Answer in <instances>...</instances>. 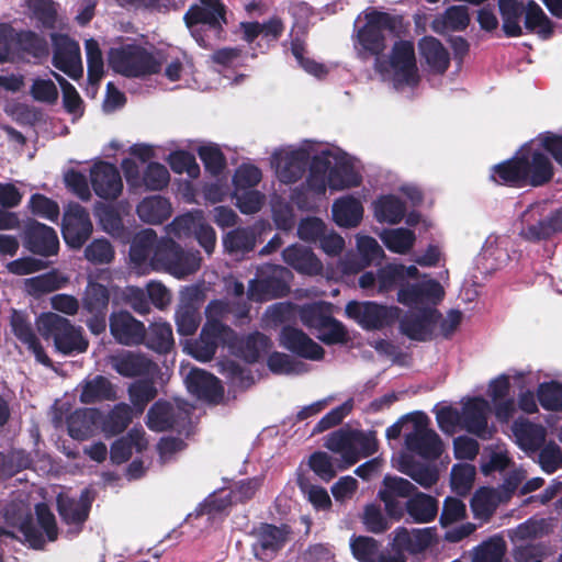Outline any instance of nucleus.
<instances>
[{"label":"nucleus","instance_id":"nucleus-32","mask_svg":"<svg viewBox=\"0 0 562 562\" xmlns=\"http://www.w3.org/2000/svg\"><path fill=\"white\" fill-rule=\"evenodd\" d=\"M353 557L359 562H405V557L395 550L381 549L373 538L357 537L350 542Z\"/></svg>","mask_w":562,"mask_h":562},{"label":"nucleus","instance_id":"nucleus-5","mask_svg":"<svg viewBox=\"0 0 562 562\" xmlns=\"http://www.w3.org/2000/svg\"><path fill=\"white\" fill-rule=\"evenodd\" d=\"M37 522L30 521V508L23 503L10 504L4 512L5 521L18 527L25 541L34 549H42L46 542L57 539L58 528L56 519L47 505L37 504L35 507Z\"/></svg>","mask_w":562,"mask_h":562},{"label":"nucleus","instance_id":"nucleus-42","mask_svg":"<svg viewBox=\"0 0 562 562\" xmlns=\"http://www.w3.org/2000/svg\"><path fill=\"white\" fill-rule=\"evenodd\" d=\"M373 216L378 223L395 225L406 214V204L395 194H382L372 202Z\"/></svg>","mask_w":562,"mask_h":562},{"label":"nucleus","instance_id":"nucleus-15","mask_svg":"<svg viewBox=\"0 0 562 562\" xmlns=\"http://www.w3.org/2000/svg\"><path fill=\"white\" fill-rule=\"evenodd\" d=\"M300 318L308 328L318 330V338L326 344H335L345 338L342 325L330 316L329 304L316 302L300 308Z\"/></svg>","mask_w":562,"mask_h":562},{"label":"nucleus","instance_id":"nucleus-8","mask_svg":"<svg viewBox=\"0 0 562 562\" xmlns=\"http://www.w3.org/2000/svg\"><path fill=\"white\" fill-rule=\"evenodd\" d=\"M36 325L38 333L44 338H53L56 350L65 356L81 353L88 348L82 329L58 314L44 313L38 316Z\"/></svg>","mask_w":562,"mask_h":562},{"label":"nucleus","instance_id":"nucleus-54","mask_svg":"<svg viewBox=\"0 0 562 562\" xmlns=\"http://www.w3.org/2000/svg\"><path fill=\"white\" fill-rule=\"evenodd\" d=\"M405 508L415 522L425 524L436 517L438 503L430 495L416 492V494L407 499Z\"/></svg>","mask_w":562,"mask_h":562},{"label":"nucleus","instance_id":"nucleus-10","mask_svg":"<svg viewBox=\"0 0 562 562\" xmlns=\"http://www.w3.org/2000/svg\"><path fill=\"white\" fill-rule=\"evenodd\" d=\"M109 65L115 72L125 77H145L158 72L161 68L153 54L137 45L112 48L109 53Z\"/></svg>","mask_w":562,"mask_h":562},{"label":"nucleus","instance_id":"nucleus-63","mask_svg":"<svg viewBox=\"0 0 562 562\" xmlns=\"http://www.w3.org/2000/svg\"><path fill=\"white\" fill-rule=\"evenodd\" d=\"M85 49L88 66V80L91 86L94 87L101 81L104 75L103 55L99 43L93 38H89L85 42Z\"/></svg>","mask_w":562,"mask_h":562},{"label":"nucleus","instance_id":"nucleus-52","mask_svg":"<svg viewBox=\"0 0 562 562\" xmlns=\"http://www.w3.org/2000/svg\"><path fill=\"white\" fill-rule=\"evenodd\" d=\"M68 282V277L54 270L41 276L26 279L24 281V288L30 295L34 297H40L44 294L64 288Z\"/></svg>","mask_w":562,"mask_h":562},{"label":"nucleus","instance_id":"nucleus-16","mask_svg":"<svg viewBox=\"0 0 562 562\" xmlns=\"http://www.w3.org/2000/svg\"><path fill=\"white\" fill-rule=\"evenodd\" d=\"M290 271L281 266L269 265L259 270L258 278L249 282L248 299L262 302L283 296L288 290Z\"/></svg>","mask_w":562,"mask_h":562},{"label":"nucleus","instance_id":"nucleus-22","mask_svg":"<svg viewBox=\"0 0 562 562\" xmlns=\"http://www.w3.org/2000/svg\"><path fill=\"white\" fill-rule=\"evenodd\" d=\"M183 19L191 34L200 42L195 34L198 25L221 30L226 23L225 5L221 0H199V3L189 8Z\"/></svg>","mask_w":562,"mask_h":562},{"label":"nucleus","instance_id":"nucleus-46","mask_svg":"<svg viewBox=\"0 0 562 562\" xmlns=\"http://www.w3.org/2000/svg\"><path fill=\"white\" fill-rule=\"evenodd\" d=\"M512 429L517 443L525 451L538 450L546 440V429L525 418L515 420Z\"/></svg>","mask_w":562,"mask_h":562},{"label":"nucleus","instance_id":"nucleus-12","mask_svg":"<svg viewBox=\"0 0 562 562\" xmlns=\"http://www.w3.org/2000/svg\"><path fill=\"white\" fill-rule=\"evenodd\" d=\"M562 231V211L546 213L544 203L530 205L521 214L520 236L529 241L549 238Z\"/></svg>","mask_w":562,"mask_h":562},{"label":"nucleus","instance_id":"nucleus-17","mask_svg":"<svg viewBox=\"0 0 562 562\" xmlns=\"http://www.w3.org/2000/svg\"><path fill=\"white\" fill-rule=\"evenodd\" d=\"M291 529L286 525L260 524L251 531V549L256 559L270 561L289 542Z\"/></svg>","mask_w":562,"mask_h":562},{"label":"nucleus","instance_id":"nucleus-38","mask_svg":"<svg viewBox=\"0 0 562 562\" xmlns=\"http://www.w3.org/2000/svg\"><path fill=\"white\" fill-rule=\"evenodd\" d=\"M362 202L353 195H344L331 205L334 222L344 228L357 227L363 218Z\"/></svg>","mask_w":562,"mask_h":562},{"label":"nucleus","instance_id":"nucleus-9","mask_svg":"<svg viewBox=\"0 0 562 562\" xmlns=\"http://www.w3.org/2000/svg\"><path fill=\"white\" fill-rule=\"evenodd\" d=\"M419 270L416 266L402 263H387L374 271H367L360 276L358 284L369 296H386L395 289L403 286L406 279H417Z\"/></svg>","mask_w":562,"mask_h":562},{"label":"nucleus","instance_id":"nucleus-4","mask_svg":"<svg viewBox=\"0 0 562 562\" xmlns=\"http://www.w3.org/2000/svg\"><path fill=\"white\" fill-rule=\"evenodd\" d=\"M553 176V164L535 138L524 144L513 158L495 165L491 170L493 181L516 188L542 187Z\"/></svg>","mask_w":562,"mask_h":562},{"label":"nucleus","instance_id":"nucleus-24","mask_svg":"<svg viewBox=\"0 0 562 562\" xmlns=\"http://www.w3.org/2000/svg\"><path fill=\"white\" fill-rule=\"evenodd\" d=\"M89 213L80 204H69L63 220V237L66 244L75 249L80 248L92 233Z\"/></svg>","mask_w":562,"mask_h":562},{"label":"nucleus","instance_id":"nucleus-33","mask_svg":"<svg viewBox=\"0 0 562 562\" xmlns=\"http://www.w3.org/2000/svg\"><path fill=\"white\" fill-rule=\"evenodd\" d=\"M25 246L34 254L47 257L57 254L59 240L54 228L33 222L25 232Z\"/></svg>","mask_w":562,"mask_h":562},{"label":"nucleus","instance_id":"nucleus-40","mask_svg":"<svg viewBox=\"0 0 562 562\" xmlns=\"http://www.w3.org/2000/svg\"><path fill=\"white\" fill-rule=\"evenodd\" d=\"M102 419L101 413L95 408L75 411L67 419L68 432L77 440H85L95 434Z\"/></svg>","mask_w":562,"mask_h":562},{"label":"nucleus","instance_id":"nucleus-6","mask_svg":"<svg viewBox=\"0 0 562 562\" xmlns=\"http://www.w3.org/2000/svg\"><path fill=\"white\" fill-rule=\"evenodd\" d=\"M321 142L304 139L296 145L281 146L273 150L270 165L278 180L285 184L302 179L306 170L319 158Z\"/></svg>","mask_w":562,"mask_h":562},{"label":"nucleus","instance_id":"nucleus-23","mask_svg":"<svg viewBox=\"0 0 562 562\" xmlns=\"http://www.w3.org/2000/svg\"><path fill=\"white\" fill-rule=\"evenodd\" d=\"M92 498L88 490H83L79 496H72L61 492L57 496L58 513L64 522L69 527V532L76 535L87 520Z\"/></svg>","mask_w":562,"mask_h":562},{"label":"nucleus","instance_id":"nucleus-50","mask_svg":"<svg viewBox=\"0 0 562 562\" xmlns=\"http://www.w3.org/2000/svg\"><path fill=\"white\" fill-rule=\"evenodd\" d=\"M234 313L237 317H246L248 314V306L244 302L243 305L236 306L234 308L231 304L224 300H214L209 303L205 308L206 323L213 324L218 327V330L224 333V335H234V331L226 325L222 323V319L228 314Z\"/></svg>","mask_w":562,"mask_h":562},{"label":"nucleus","instance_id":"nucleus-57","mask_svg":"<svg viewBox=\"0 0 562 562\" xmlns=\"http://www.w3.org/2000/svg\"><path fill=\"white\" fill-rule=\"evenodd\" d=\"M173 263L167 266L168 273L177 279L186 278L194 273L201 266V257L199 251H186L179 245L176 252L173 251Z\"/></svg>","mask_w":562,"mask_h":562},{"label":"nucleus","instance_id":"nucleus-1","mask_svg":"<svg viewBox=\"0 0 562 562\" xmlns=\"http://www.w3.org/2000/svg\"><path fill=\"white\" fill-rule=\"evenodd\" d=\"M392 19L387 13L370 11L358 16L355 22L353 48L357 56L368 59L376 56L375 69L384 80L390 81L397 91L414 89L420 80L415 49L412 42L400 41L394 44L389 60L379 55L386 47L385 33L391 30Z\"/></svg>","mask_w":562,"mask_h":562},{"label":"nucleus","instance_id":"nucleus-26","mask_svg":"<svg viewBox=\"0 0 562 562\" xmlns=\"http://www.w3.org/2000/svg\"><path fill=\"white\" fill-rule=\"evenodd\" d=\"M491 413V405L483 397L469 398L462 406L460 424L463 429L475 435L482 440L492 437V428L487 418Z\"/></svg>","mask_w":562,"mask_h":562},{"label":"nucleus","instance_id":"nucleus-64","mask_svg":"<svg viewBox=\"0 0 562 562\" xmlns=\"http://www.w3.org/2000/svg\"><path fill=\"white\" fill-rule=\"evenodd\" d=\"M537 400L546 411L562 412V383L551 381L538 385Z\"/></svg>","mask_w":562,"mask_h":562},{"label":"nucleus","instance_id":"nucleus-37","mask_svg":"<svg viewBox=\"0 0 562 562\" xmlns=\"http://www.w3.org/2000/svg\"><path fill=\"white\" fill-rule=\"evenodd\" d=\"M529 0H498L497 7L502 18V30L508 37H518L522 35L521 21L525 20V13Z\"/></svg>","mask_w":562,"mask_h":562},{"label":"nucleus","instance_id":"nucleus-47","mask_svg":"<svg viewBox=\"0 0 562 562\" xmlns=\"http://www.w3.org/2000/svg\"><path fill=\"white\" fill-rule=\"evenodd\" d=\"M222 243L228 255L240 258L255 248L256 234L250 227H237L225 233Z\"/></svg>","mask_w":562,"mask_h":562},{"label":"nucleus","instance_id":"nucleus-53","mask_svg":"<svg viewBox=\"0 0 562 562\" xmlns=\"http://www.w3.org/2000/svg\"><path fill=\"white\" fill-rule=\"evenodd\" d=\"M379 236L390 251L398 255L409 254L416 243L414 231L405 227L385 228Z\"/></svg>","mask_w":562,"mask_h":562},{"label":"nucleus","instance_id":"nucleus-59","mask_svg":"<svg viewBox=\"0 0 562 562\" xmlns=\"http://www.w3.org/2000/svg\"><path fill=\"white\" fill-rule=\"evenodd\" d=\"M524 26L538 34L542 38H548L553 32L552 23L546 15L541 7L533 0H529L525 13Z\"/></svg>","mask_w":562,"mask_h":562},{"label":"nucleus","instance_id":"nucleus-18","mask_svg":"<svg viewBox=\"0 0 562 562\" xmlns=\"http://www.w3.org/2000/svg\"><path fill=\"white\" fill-rule=\"evenodd\" d=\"M12 42L15 43L19 50L32 57L42 58L48 55V46L44 37L32 31H21L14 34L10 24L0 23V63L9 59Z\"/></svg>","mask_w":562,"mask_h":562},{"label":"nucleus","instance_id":"nucleus-62","mask_svg":"<svg viewBox=\"0 0 562 562\" xmlns=\"http://www.w3.org/2000/svg\"><path fill=\"white\" fill-rule=\"evenodd\" d=\"M510 460L507 450L501 445L486 447L481 456L480 469L484 475L495 471H503L509 467Z\"/></svg>","mask_w":562,"mask_h":562},{"label":"nucleus","instance_id":"nucleus-60","mask_svg":"<svg viewBox=\"0 0 562 562\" xmlns=\"http://www.w3.org/2000/svg\"><path fill=\"white\" fill-rule=\"evenodd\" d=\"M397 470L409 476L424 488L431 487L438 481V474L436 470L427 465L413 463L406 457H401L398 460Z\"/></svg>","mask_w":562,"mask_h":562},{"label":"nucleus","instance_id":"nucleus-56","mask_svg":"<svg viewBox=\"0 0 562 562\" xmlns=\"http://www.w3.org/2000/svg\"><path fill=\"white\" fill-rule=\"evenodd\" d=\"M502 502L499 491L491 487H481L471 499V508L475 518L487 520Z\"/></svg>","mask_w":562,"mask_h":562},{"label":"nucleus","instance_id":"nucleus-20","mask_svg":"<svg viewBox=\"0 0 562 562\" xmlns=\"http://www.w3.org/2000/svg\"><path fill=\"white\" fill-rule=\"evenodd\" d=\"M53 65L70 78L77 80L83 75L80 46L78 42L64 34L53 33Z\"/></svg>","mask_w":562,"mask_h":562},{"label":"nucleus","instance_id":"nucleus-61","mask_svg":"<svg viewBox=\"0 0 562 562\" xmlns=\"http://www.w3.org/2000/svg\"><path fill=\"white\" fill-rule=\"evenodd\" d=\"M244 38L251 43L255 38L260 37L267 42L277 40L282 32V23L279 19H271L267 23L258 22L241 23Z\"/></svg>","mask_w":562,"mask_h":562},{"label":"nucleus","instance_id":"nucleus-45","mask_svg":"<svg viewBox=\"0 0 562 562\" xmlns=\"http://www.w3.org/2000/svg\"><path fill=\"white\" fill-rule=\"evenodd\" d=\"M139 220L144 223L157 225L170 217L171 203L160 195L144 198L136 207Z\"/></svg>","mask_w":562,"mask_h":562},{"label":"nucleus","instance_id":"nucleus-48","mask_svg":"<svg viewBox=\"0 0 562 562\" xmlns=\"http://www.w3.org/2000/svg\"><path fill=\"white\" fill-rule=\"evenodd\" d=\"M143 344L158 353H167L175 345L171 325L161 318L150 323Z\"/></svg>","mask_w":562,"mask_h":562},{"label":"nucleus","instance_id":"nucleus-28","mask_svg":"<svg viewBox=\"0 0 562 562\" xmlns=\"http://www.w3.org/2000/svg\"><path fill=\"white\" fill-rule=\"evenodd\" d=\"M94 193L104 200H115L122 193L123 181L119 169L109 162L99 161L90 170Z\"/></svg>","mask_w":562,"mask_h":562},{"label":"nucleus","instance_id":"nucleus-21","mask_svg":"<svg viewBox=\"0 0 562 562\" xmlns=\"http://www.w3.org/2000/svg\"><path fill=\"white\" fill-rule=\"evenodd\" d=\"M356 247L358 255L350 251L339 260V268L345 274L357 273L385 256L379 243L368 235L357 234Z\"/></svg>","mask_w":562,"mask_h":562},{"label":"nucleus","instance_id":"nucleus-43","mask_svg":"<svg viewBox=\"0 0 562 562\" xmlns=\"http://www.w3.org/2000/svg\"><path fill=\"white\" fill-rule=\"evenodd\" d=\"M228 348L237 357L243 358L247 362H254L270 348V340L260 333L250 334L241 339L237 338L234 334Z\"/></svg>","mask_w":562,"mask_h":562},{"label":"nucleus","instance_id":"nucleus-27","mask_svg":"<svg viewBox=\"0 0 562 562\" xmlns=\"http://www.w3.org/2000/svg\"><path fill=\"white\" fill-rule=\"evenodd\" d=\"M181 373L188 391L200 400L216 403L223 396V387L220 380L213 374L199 369L191 368L187 372L184 366L181 367Z\"/></svg>","mask_w":562,"mask_h":562},{"label":"nucleus","instance_id":"nucleus-19","mask_svg":"<svg viewBox=\"0 0 562 562\" xmlns=\"http://www.w3.org/2000/svg\"><path fill=\"white\" fill-rule=\"evenodd\" d=\"M121 168L127 184L133 188L144 187L149 191H160L170 181L167 167L160 162H149L140 173L137 164L131 158H125L121 162Z\"/></svg>","mask_w":562,"mask_h":562},{"label":"nucleus","instance_id":"nucleus-14","mask_svg":"<svg viewBox=\"0 0 562 562\" xmlns=\"http://www.w3.org/2000/svg\"><path fill=\"white\" fill-rule=\"evenodd\" d=\"M346 314L366 330H378L392 325L401 316L397 306L381 305L375 302L351 301L346 305Z\"/></svg>","mask_w":562,"mask_h":562},{"label":"nucleus","instance_id":"nucleus-34","mask_svg":"<svg viewBox=\"0 0 562 562\" xmlns=\"http://www.w3.org/2000/svg\"><path fill=\"white\" fill-rule=\"evenodd\" d=\"M280 341L284 348L305 359L317 361L324 357V349L297 328L284 327Z\"/></svg>","mask_w":562,"mask_h":562},{"label":"nucleus","instance_id":"nucleus-13","mask_svg":"<svg viewBox=\"0 0 562 562\" xmlns=\"http://www.w3.org/2000/svg\"><path fill=\"white\" fill-rule=\"evenodd\" d=\"M429 424L430 420L425 414H414L413 422L407 424L409 431L405 435V447L424 459L435 460L442 453V442Z\"/></svg>","mask_w":562,"mask_h":562},{"label":"nucleus","instance_id":"nucleus-3","mask_svg":"<svg viewBox=\"0 0 562 562\" xmlns=\"http://www.w3.org/2000/svg\"><path fill=\"white\" fill-rule=\"evenodd\" d=\"M319 158L310 167L305 188L315 196H325L327 189L342 191L362 182L360 161L341 148L321 143Z\"/></svg>","mask_w":562,"mask_h":562},{"label":"nucleus","instance_id":"nucleus-2","mask_svg":"<svg viewBox=\"0 0 562 562\" xmlns=\"http://www.w3.org/2000/svg\"><path fill=\"white\" fill-rule=\"evenodd\" d=\"M443 296L442 285L431 278L403 285L397 291L396 300L411 311L400 321L401 333L413 340L431 339L440 318L436 305Z\"/></svg>","mask_w":562,"mask_h":562},{"label":"nucleus","instance_id":"nucleus-49","mask_svg":"<svg viewBox=\"0 0 562 562\" xmlns=\"http://www.w3.org/2000/svg\"><path fill=\"white\" fill-rule=\"evenodd\" d=\"M115 398V386L102 375H97L81 384L80 402L83 404L113 401Z\"/></svg>","mask_w":562,"mask_h":562},{"label":"nucleus","instance_id":"nucleus-35","mask_svg":"<svg viewBox=\"0 0 562 562\" xmlns=\"http://www.w3.org/2000/svg\"><path fill=\"white\" fill-rule=\"evenodd\" d=\"M364 439L361 434L335 431L326 439L325 447L341 456V464L338 468L346 469L358 461L357 445L362 443Z\"/></svg>","mask_w":562,"mask_h":562},{"label":"nucleus","instance_id":"nucleus-30","mask_svg":"<svg viewBox=\"0 0 562 562\" xmlns=\"http://www.w3.org/2000/svg\"><path fill=\"white\" fill-rule=\"evenodd\" d=\"M234 335H224L218 327L211 324H204L200 337L196 340L186 345L184 350L199 361H210L220 345H231Z\"/></svg>","mask_w":562,"mask_h":562},{"label":"nucleus","instance_id":"nucleus-31","mask_svg":"<svg viewBox=\"0 0 562 562\" xmlns=\"http://www.w3.org/2000/svg\"><path fill=\"white\" fill-rule=\"evenodd\" d=\"M112 368L122 376H150L157 370V366L142 352L122 350L110 357Z\"/></svg>","mask_w":562,"mask_h":562},{"label":"nucleus","instance_id":"nucleus-25","mask_svg":"<svg viewBox=\"0 0 562 562\" xmlns=\"http://www.w3.org/2000/svg\"><path fill=\"white\" fill-rule=\"evenodd\" d=\"M191 408L192 406L184 402H177L173 405L158 401L148 411L147 426L156 431L183 426L189 419Z\"/></svg>","mask_w":562,"mask_h":562},{"label":"nucleus","instance_id":"nucleus-36","mask_svg":"<svg viewBox=\"0 0 562 562\" xmlns=\"http://www.w3.org/2000/svg\"><path fill=\"white\" fill-rule=\"evenodd\" d=\"M282 257L284 262L291 266L301 274L318 276L323 271V263L315 256L312 249L302 245H291L286 247Z\"/></svg>","mask_w":562,"mask_h":562},{"label":"nucleus","instance_id":"nucleus-55","mask_svg":"<svg viewBox=\"0 0 562 562\" xmlns=\"http://www.w3.org/2000/svg\"><path fill=\"white\" fill-rule=\"evenodd\" d=\"M470 22L469 10L464 5L449 7L443 14L436 18L432 22V29L437 33L450 31H462Z\"/></svg>","mask_w":562,"mask_h":562},{"label":"nucleus","instance_id":"nucleus-29","mask_svg":"<svg viewBox=\"0 0 562 562\" xmlns=\"http://www.w3.org/2000/svg\"><path fill=\"white\" fill-rule=\"evenodd\" d=\"M110 331L114 339L124 346L143 345L146 338L144 323L128 312H115L110 316Z\"/></svg>","mask_w":562,"mask_h":562},{"label":"nucleus","instance_id":"nucleus-39","mask_svg":"<svg viewBox=\"0 0 562 562\" xmlns=\"http://www.w3.org/2000/svg\"><path fill=\"white\" fill-rule=\"evenodd\" d=\"M11 327L15 337L33 352L38 362L43 364L49 363V359L40 345L31 322L24 313L19 311L12 312Z\"/></svg>","mask_w":562,"mask_h":562},{"label":"nucleus","instance_id":"nucleus-41","mask_svg":"<svg viewBox=\"0 0 562 562\" xmlns=\"http://www.w3.org/2000/svg\"><path fill=\"white\" fill-rule=\"evenodd\" d=\"M507 259L505 238L491 235L476 257V266L483 273H490L504 265Z\"/></svg>","mask_w":562,"mask_h":562},{"label":"nucleus","instance_id":"nucleus-7","mask_svg":"<svg viewBox=\"0 0 562 562\" xmlns=\"http://www.w3.org/2000/svg\"><path fill=\"white\" fill-rule=\"evenodd\" d=\"M178 244L170 237L158 238L151 228L138 232L131 245V261L138 268L149 265L153 270L168 272Z\"/></svg>","mask_w":562,"mask_h":562},{"label":"nucleus","instance_id":"nucleus-44","mask_svg":"<svg viewBox=\"0 0 562 562\" xmlns=\"http://www.w3.org/2000/svg\"><path fill=\"white\" fill-rule=\"evenodd\" d=\"M423 60L434 74H443L450 64V56L443 45L435 37H424L419 42Z\"/></svg>","mask_w":562,"mask_h":562},{"label":"nucleus","instance_id":"nucleus-11","mask_svg":"<svg viewBox=\"0 0 562 562\" xmlns=\"http://www.w3.org/2000/svg\"><path fill=\"white\" fill-rule=\"evenodd\" d=\"M167 234L177 238L194 236L206 254H213L216 246V233L207 223L202 210H193L177 216L166 227Z\"/></svg>","mask_w":562,"mask_h":562},{"label":"nucleus","instance_id":"nucleus-58","mask_svg":"<svg viewBox=\"0 0 562 562\" xmlns=\"http://www.w3.org/2000/svg\"><path fill=\"white\" fill-rule=\"evenodd\" d=\"M109 301L108 288L90 279L82 296L83 308L88 313L106 314Z\"/></svg>","mask_w":562,"mask_h":562},{"label":"nucleus","instance_id":"nucleus-51","mask_svg":"<svg viewBox=\"0 0 562 562\" xmlns=\"http://www.w3.org/2000/svg\"><path fill=\"white\" fill-rule=\"evenodd\" d=\"M147 446L145 431L143 429H132L126 437L117 439L111 448V460L114 463H123L130 459L133 450L142 451Z\"/></svg>","mask_w":562,"mask_h":562}]
</instances>
